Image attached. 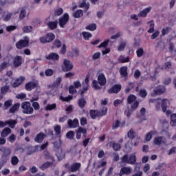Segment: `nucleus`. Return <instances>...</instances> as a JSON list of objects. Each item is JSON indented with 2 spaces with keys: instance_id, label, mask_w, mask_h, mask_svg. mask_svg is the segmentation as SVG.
Returning <instances> with one entry per match:
<instances>
[{
  "instance_id": "1",
  "label": "nucleus",
  "mask_w": 176,
  "mask_h": 176,
  "mask_svg": "<svg viewBox=\"0 0 176 176\" xmlns=\"http://www.w3.org/2000/svg\"><path fill=\"white\" fill-rule=\"evenodd\" d=\"M168 107H170V100H168V99L160 98L157 100L156 109H157V111L160 110V109L162 108V112H166Z\"/></svg>"
},
{
  "instance_id": "2",
  "label": "nucleus",
  "mask_w": 176,
  "mask_h": 176,
  "mask_svg": "<svg viewBox=\"0 0 176 176\" xmlns=\"http://www.w3.org/2000/svg\"><path fill=\"white\" fill-rule=\"evenodd\" d=\"M54 148L56 149V156L58 160H63V159L65 158V152L63 151V149L60 148L61 146V140H58V142L54 143Z\"/></svg>"
},
{
  "instance_id": "3",
  "label": "nucleus",
  "mask_w": 176,
  "mask_h": 176,
  "mask_svg": "<svg viewBox=\"0 0 176 176\" xmlns=\"http://www.w3.org/2000/svg\"><path fill=\"white\" fill-rule=\"evenodd\" d=\"M121 160L122 163H126L127 164H134L137 162V157H135V154H131L129 155H125L121 157Z\"/></svg>"
},
{
  "instance_id": "4",
  "label": "nucleus",
  "mask_w": 176,
  "mask_h": 176,
  "mask_svg": "<svg viewBox=\"0 0 176 176\" xmlns=\"http://www.w3.org/2000/svg\"><path fill=\"white\" fill-rule=\"evenodd\" d=\"M21 108L23 109V113H26L28 115H31L34 113V108L31 107V103H30L29 102H22Z\"/></svg>"
},
{
  "instance_id": "5",
  "label": "nucleus",
  "mask_w": 176,
  "mask_h": 176,
  "mask_svg": "<svg viewBox=\"0 0 176 176\" xmlns=\"http://www.w3.org/2000/svg\"><path fill=\"white\" fill-rule=\"evenodd\" d=\"M164 93H166V87L158 85L154 88L153 93L151 94V96L155 97V96H161V94H164Z\"/></svg>"
},
{
  "instance_id": "6",
  "label": "nucleus",
  "mask_w": 176,
  "mask_h": 176,
  "mask_svg": "<svg viewBox=\"0 0 176 176\" xmlns=\"http://www.w3.org/2000/svg\"><path fill=\"white\" fill-rule=\"evenodd\" d=\"M138 105H140L138 101L134 102V103L131 106V109H128L127 110H125L124 116L127 118H130V116H131V113H133V112H134V111L138 108Z\"/></svg>"
},
{
  "instance_id": "7",
  "label": "nucleus",
  "mask_w": 176,
  "mask_h": 176,
  "mask_svg": "<svg viewBox=\"0 0 176 176\" xmlns=\"http://www.w3.org/2000/svg\"><path fill=\"white\" fill-rule=\"evenodd\" d=\"M30 43V38L25 37L23 40H20L16 43V47L17 49H23V47H27Z\"/></svg>"
},
{
  "instance_id": "8",
  "label": "nucleus",
  "mask_w": 176,
  "mask_h": 176,
  "mask_svg": "<svg viewBox=\"0 0 176 176\" xmlns=\"http://www.w3.org/2000/svg\"><path fill=\"white\" fill-rule=\"evenodd\" d=\"M9 125L11 129H14L16 124H17V121L16 120H9L6 122L0 121V127H5V126Z\"/></svg>"
},
{
  "instance_id": "9",
  "label": "nucleus",
  "mask_w": 176,
  "mask_h": 176,
  "mask_svg": "<svg viewBox=\"0 0 176 176\" xmlns=\"http://www.w3.org/2000/svg\"><path fill=\"white\" fill-rule=\"evenodd\" d=\"M69 20V15L65 13L63 16L59 19V25L60 28H64L68 21Z\"/></svg>"
},
{
  "instance_id": "10",
  "label": "nucleus",
  "mask_w": 176,
  "mask_h": 176,
  "mask_svg": "<svg viewBox=\"0 0 176 176\" xmlns=\"http://www.w3.org/2000/svg\"><path fill=\"white\" fill-rule=\"evenodd\" d=\"M90 81V75L87 74L85 77V80L82 82V90H80V94H83L85 91H87L89 89V82Z\"/></svg>"
},
{
  "instance_id": "11",
  "label": "nucleus",
  "mask_w": 176,
  "mask_h": 176,
  "mask_svg": "<svg viewBox=\"0 0 176 176\" xmlns=\"http://www.w3.org/2000/svg\"><path fill=\"white\" fill-rule=\"evenodd\" d=\"M74 68V65L71 63V60L65 59L63 62V70L65 72H68V71H71Z\"/></svg>"
},
{
  "instance_id": "12",
  "label": "nucleus",
  "mask_w": 176,
  "mask_h": 176,
  "mask_svg": "<svg viewBox=\"0 0 176 176\" xmlns=\"http://www.w3.org/2000/svg\"><path fill=\"white\" fill-rule=\"evenodd\" d=\"M83 134V137L86 138V135L87 134V131L85 128L80 127L76 131V138L77 140H80V137Z\"/></svg>"
},
{
  "instance_id": "13",
  "label": "nucleus",
  "mask_w": 176,
  "mask_h": 176,
  "mask_svg": "<svg viewBox=\"0 0 176 176\" xmlns=\"http://www.w3.org/2000/svg\"><path fill=\"white\" fill-rule=\"evenodd\" d=\"M98 82L100 86H105V85H107L105 74L100 73L99 75H98Z\"/></svg>"
},
{
  "instance_id": "14",
  "label": "nucleus",
  "mask_w": 176,
  "mask_h": 176,
  "mask_svg": "<svg viewBox=\"0 0 176 176\" xmlns=\"http://www.w3.org/2000/svg\"><path fill=\"white\" fill-rule=\"evenodd\" d=\"M0 151L2 152V159H8V157L10 156V153H12V150H10V148H0Z\"/></svg>"
},
{
  "instance_id": "15",
  "label": "nucleus",
  "mask_w": 176,
  "mask_h": 176,
  "mask_svg": "<svg viewBox=\"0 0 176 176\" xmlns=\"http://www.w3.org/2000/svg\"><path fill=\"white\" fill-rule=\"evenodd\" d=\"M67 124L69 129H76V127L79 126V120H78V118H75L74 120H69L67 121Z\"/></svg>"
},
{
  "instance_id": "16",
  "label": "nucleus",
  "mask_w": 176,
  "mask_h": 176,
  "mask_svg": "<svg viewBox=\"0 0 176 176\" xmlns=\"http://www.w3.org/2000/svg\"><path fill=\"white\" fill-rule=\"evenodd\" d=\"M133 171V169L131 167L124 166L121 168L120 171V176L122 175H130V173Z\"/></svg>"
},
{
  "instance_id": "17",
  "label": "nucleus",
  "mask_w": 176,
  "mask_h": 176,
  "mask_svg": "<svg viewBox=\"0 0 176 176\" xmlns=\"http://www.w3.org/2000/svg\"><path fill=\"white\" fill-rule=\"evenodd\" d=\"M122 89V85L117 84L115 85L112 88L108 90L109 94H113L116 93H119Z\"/></svg>"
},
{
  "instance_id": "18",
  "label": "nucleus",
  "mask_w": 176,
  "mask_h": 176,
  "mask_svg": "<svg viewBox=\"0 0 176 176\" xmlns=\"http://www.w3.org/2000/svg\"><path fill=\"white\" fill-rule=\"evenodd\" d=\"M25 80V78L24 76H21L19 78H16L12 83V87H18V86H20L23 82Z\"/></svg>"
},
{
  "instance_id": "19",
  "label": "nucleus",
  "mask_w": 176,
  "mask_h": 176,
  "mask_svg": "<svg viewBox=\"0 0 176 176\" xmlns=\"http://www.w3.org/2000/svg\"><path fill=\"white\" fill-rule=\"evenodd\" d=\"M10 63V58L9 57H6L4 58L3 63L0 65V72L3 71L5 68H8L9 67V64Z\"/></svg>"
},
{
  "instance_id": "20",
  "label": "nucleus",
  "mask_w": 176,
  "mask_h": 176,
  "mask_svg": "<svg viewBox=\"0 0 176 176\" xmlns=\"http://www.w3.org/2000/svg\"><path fill=\"white\" fill-rule=\"evenodd\" d=\"M81 167L80 163H74L73 164L71 165L69 171L71 173H76V171H79L80 168Z\"/></svg>"
},
{
  "instance_id": "21",
  "label": "nucleus",
  "mask_w": 176,
  "mask_h": 176,
  "mask_svg": "<svg viewBox=\"0 0 176 176\" xmlns=\"http://www.w3.org/2000/svg\"><path fill=\"white\" fill-rule=\"evenodd\" d=\"M165 142H166V139H164V138L162 136L156 137L153 140V142L155 145H157L158 146H160L162 144H164Z\"/></svg>"
},
{
  "instance_id": "22",
  "label": "nucleus",
  "mask_w": 176,
  "mask_h": 176,
  "mask_svg": "<svg viewBox=\"0 0 176 176\" xmlns=\"http://www.w3.org/2000/svg\"><path fill=\"white\" fill-rule=\"evenodd\" d=\"M45 58L47 60H53L54 61H57V60L60 58V56L56 53H51L45 56Z\"/></svg>"
},
{
  "instance_id": "23",
  "label": "nucleus",
  "mask_w": 176,
  "mask_h": 176,
  "mask_svg": "<svg viewBox=\"0 0 176 176\" xmlns=\"http://www.w3.org/2000/svg\"><path fill=\"white\" fill-rule=\"evenodd\" d=\"M151 10H152V7H147L144 8L142 11H141L139 13L138 16L140 17H146V16H148V13H149Z\"/></svg>"
},
{
  "instance_id": "24",
  "label": "nucleus",
  "mask_w": 176,
  "mask_h": 176,
  "mask_svg": "<svg viewBox=\"0 0 176 176\" xmlns=\"http://www.w3.org/2000/svg\"><path fill=\"white\" fill-rule=\"evenodd\" d=\"M13 61L14 67H20V65H21V64L23 63L21 56H16L15 58H14Z\"/></svg>"
},
{
  "instance_id": "25",
  "label": "nucleus",
  "mask_w": 176,
  "mask_h": 176,
  "mask_svg": "<svg viewBox=\"0 0 176 176\" xmlns=\"http://www.w3.org/2000/svg\"><path fill=\"white\" fill-rule=\"evenodd\" d=\"M45 138H46V135L45 133H40L37 134V135L36 136L35 141L36 142L41 143L42 142V141H43V140H45Z\"/></svg>"
},
{
  "instance_id": "26",
  "label": "nucleus",
  "mask_w": 176,
  "mask_h": 176,
  "mask_svg": "<svg viewBox=\"0 0 176 176\" xmlns=\"http://www.w3.org/2000/svg\"><path fill=\"white\" fill-rule=\"evenodd\" d=\"M36 87V82H30L25 85V89L28 91H31V90L35 89Z\"/></svg>"
},
{
  "instance_id": "27",
  "label": "nucleus",
  "mask_w": 176,
  "mask_h": 176,
  "mask_svg": "<svg viewBox=\"0 0 176 176\" xmlns=\"http://www.w3.org/2000/svg\"><path fill=\"white\" fill-rule=\"evenodd\" d=\"M126 45H127V42L126 41L121 40L119 45L118 46L117 50L118 52H123V50H124V47H126Z\"/></svg>"
},
{
  "instance_id": "28",
  "label": "nucleus",
  "mask_w": 176,
  "mask_h": 176,
  "mask_svg": "<svg viewBox=\"0 0 176 176\" xmlns=\"http://www.w3.org/2000/svg\"><path fill=\"white\" fill-rule=\"evenodd\" d=\"M118 61L122 63H129V61H130V58L129 56L125 57L124 56L121 55L118 58Z\"/></svg>"
},
{
  "instance_id": "29",
  "label": "nucleus",
  "mask_w": 176,
  "mask_h": 176,
  "mask_svg": "<svg viewBox=\"0 0 176 176\" xmlns=\"http://www.w3.org/2000/svg\"><path fill=\"white\" fill-rule=\"evenodd\" d=\"M58 24V22L57 21H50L48 23V27L50 30H56V28H57Z\"/></svg>"
},
{
  "instance_id": "30",
  "label": "nucleus",
  "mask_w": 176,
  "mask_h": 176,
  "mask_svg": "<svg viewBox=\"0 0 176 176\" xmlns=\"http://www.w3.org/2000/svg\"><path fill=\"white\" fill-rule=\"evenodd\" d=\"M12 133V130L10 128H5L1 132V137H8L9 134Z\"/></svg>"
},
{
  "instance_id": "31",
  "label": "nucleus",
  "mask_w": 176,
  "mask_h": 176,
  "mask_svg": "<svg viewBox=\"0 0 176 176\" xmlns=\"http://www.w3.org/2000/svg\"><path fill=\"white\" fill-rule=\"evenodd\" d=\"M120 74L123 78L127 76V67L124 66L120 68Z\"/></svg>"
},
{
  "instance_id": "32",
  "label": "nucleus",
  "mask_w": 176,
  "mask_h": 176,
  "mask_svg": "<svg viewBox=\"0 0 176 176\" xmlns=\"http://www.w3.org/2000/svg\"><path fill=\"white\" fill-rule=\"evenodd\" d=\"M91 86L94 89H95V90H100L101 89V85H100V83H98L97 80H93Z\"/></svg>"
},
{
  "instance_id": "33",
  "label": "nucleus",
  "mask_w": 176,
  "mask_h": 176,
  "mask_svg": "<svg viewBox=\"0 0 176 176\" xmlns=\"http://www.w3.org/2000/svg\"><path fill=\"white\" fill-rule=\"evenodd\" d=\"M57 105L56 103H53L52 104H48L45 107V111H53V109H56Z\"/></svg>"
},
{
  "instance_id": "34",
  "label": "nucleus",
  "mask_w": 176,
  "mask_h": 176,
  "mask_svg": "<svg viewBox=\"0 0 176 176\" xmlns=\"http://www.w3.org/2000/svg\"><path fill=\"white\" fill-rule=\"evenodd\" d=\"M25 16H27V11L25 8H21L20 13H19V19L20 20H24L25 18Z\"/></svg>"
},
{
  "instance_id": "35",
  "label": "nucleus",
  "mask_w": 176,
  "mask_h": 176,
  "mask_svg": "<svg viewBox=\"0 0 176 176\" xmlns=\"http://www.w3.org/2000/svg\"><path fill=\"white\" fill-rule=\"evenodd\" d=\"M73 16L76 19H79V17H82V16H83V10H77L75 12H74Z\"/></svg>"
},
{
  "instance_id": "36",
  "label": "nucleus",
  "mask_w": 176,
  "mask_h": 176,
  "mask_svg": "<svg viewBox=\"0 0 176 176\" xmlns=\"http://www.w3.org/2000/svg\"><path fill=\"white\" fill-rule=\"evenodd\" d=\"M45 37L47 38V42L49 43L56 38V36L53 33H48Z\"/></svg>"
},
{
  "instance_id": "37",
  "label": "nucleus",
  "mask_w": 176,
  "mask_h": 176,
  "mask_svg": "<svg viewBox=\"0 0 176 176\" xmlns=\"http://www.w3.org/2000/svg\"><path fill=\"white\" fill-rule=\"evenodd\" d=\"M107 112H108V108L107 107H104L101 110L98 111V116H105L107 115Z\"/></svg>"
},
{
  "instance_id": "38",
  "label": "nucleus",
  "mask_w": 176,
  "mask_h": 176,
  "mask_svg": "<svg viewBox=\"0 0 176 176\" xmlns=\"http://www.w3.org/2000/svg\"><path fill=\"white\" fill-rule=\"evenodd\" d=\"M61 80H63V78L61 77H58L56 78L55 82H54L52 85H50L49 87H57V86H60Z\"/></svg>"
},
{
  "instance_id": "39",
  "label": "nucleus",
  "mask_w": 176,
  "mask_h": 176,
  "mask_svg": "<svg viewBox=\"0 0 176 176\" xmlns=\"http://www.w3.org/2000/svg\"><path fill=\"white\" fill-rule=\"evenodd\" d=\"M170 125L172 127H175L176 126V113H173L170 116Z\"/></svg>"
},
{
  "instance_id": "40",
  "label": "nucleus",
  "mask_w": 176,
  "mask_h": 176,
  "mask_svg": "<svg viewBox=\"0 0 176 176\" xmlns=\"http://www.w3.org/2000/svg\"><path fill=\"white\" fill-rule=\"evenodd\" d=\"M20 108V104L19 103H16L14 105H13L10 109V113H14L16 111H17Z\"/></svg>"
},
{
  "instance_id": "41",
  "label": "nucleus",
  "mask_w": 176,
  "mask_h": 176,
  "mask_svg": "<svg viewBox=\"0 0 176 176\" xmlns=\"http://www.w3.org/2000/svg\"><path fill=\"white\" fill-rule=\"evenodd\" d=\"M50 166H53V162H47L45 164H43L40 168L43 170H46V168H49V167H50Z\"/></svg>"
},
{
  "instance_id": "42",
  "label": "nucleus",
  "mask_w": 176,
  "mask_h": 176,
  "mask_svg": "<svg viewBox=\"0 0 176 176\" xmlns=\"http://www.w3.org/2000/svg\"><path fill=\"white\" fill-rule=\"evenodd\" d=\"M148 24H150L148 32V34H152V32L155 31V23H153V21H150L148 23Z\"/></svg>"
},
{
  "instance_id": "43",
  "label": "nucleus",
  "mask_w": 176,
  "mask_h": 176,
  "mask_svg": "<svg viewBox=\"0 0 176 176\" xmlns=\"http://www.w3.org/2000/svg\"><path fill=\"white\" fill-rule=\"evenodd\" d=\"M78 106L80 107V108H81V109H82V108L86 106V100H85V98H82L79 99Z\"/></svg>"
},
{
  "instance_id": "44",
  "label": "nucleus",
  "mask_w": 176,
  "mask_h": 176,
  "mask_svg": "<svg viewBox=\"0 0 176 176\" xmlns=\"http://www.w3.org/2000/svg\"><path fill=\"white\" fill-rule=\"evenodd\" d=\"M19 158L17 157V156H13L11 158V164H12V166H17V164H19Z\"/></svg>"
},
{
  "instance_id": "45",
  "label": "nucleus",
  "mask_w": 176,
  "mask_h": 176,
  "mask_svg": "<svg viewBox=\"0 0 176 176\" xmlns=\"http://www.w3.org/2000/svg\"><path fill=\"white\" fill-rule=\"evenodd\" d=\"M137 57H142L144 56V49L142 47H140L136 50Z\"/></svg>"
},
{
  "instance_id": "46",
  "label": "nucleus",
  "mask_w": 176,
  "mask_h": 176,
  "mask_svg": "<svg viewBox=\"0 0 176 176\" xmlns=\"http://www.w3.org/2000/svg\"><path fill=\"white\" fill-rule=\"evenodd\" d=\"M98 110H91L90 111L91 118L92 119H96L98 116Z\"/></svg>"
},
{
  "instance_id": "47",
  "label": "nucleus",
  "mask_w": 176,
  "mask_h": 176,
  "mask_svg": "<svg viewBox=\"0 0 176 176\" xmlns=\"http://www.w3.org/2000/svg\"><path fill=\"white\" fill-rule=\"evenodd\" d=\"M153 134H156L155 131H150L146 135V141H149L150 140H152V135Z\"/></svg>"
},
{
  "instance_id": "48",
  "label": "nucleus",
  "mask_w": 176,
  "mask_h": 176,
  "mask_svg": "<svg viewBox=\"0 0 176 176\" xmlns=\"http://www.w3.org/2000/svg\"><path fill=\"white\" fill-rule=\"evenodd\" d=\"M23 31L26 34H29V32H32V26L25 25L23 28Z\"/></svg>"
},
{
  "instance_id": "49",
  "label": "nucleus",
  "mask_w": 176,
  "mask_h": 176,
  "mask_svg": "<svg viewBox=\"0 0 176 176\" xmlns=\"http://www.w3.org/2000/svg\"><path fill=\"white\" fill-rule=\"evenodd\" d=\"M128 138L131 140L135 138V132L133 129H131L127 133Z\"/></svg>"
},
{
  "instance_id": "50",
  "label": "nucleus",
  "mask_w": 176,
  "mask_h": 176,
  "mask_svg": "<svg viewBox=\"0 0 176 176\" xmlns=\"http://www.w3.org/2000/svg\"><path fill=\"white\" fill-rule=\"evenodd\" d=\"M128 104H131L132 102H134V101H135V100H137V97L134 95H130L128 97Z\"/></svg>"
},
{
  "instance_id": "51",
  "label": "nucleus",
  "mask_w": 176,
  "mask_h": 176,
  "mask_svg": "<svg viewBox=\"0 0 176 176\" xmlns=\"http://www.w3.org/2000/svg\"><path fill=\"white\" fill-rule=\"evenodd\" d=\"M82 34V36H83L84 39H85V41H89V39H90V38H91V34H90L89 32H83Z\"/></svg>"
},
{
  "instance_id": "52",
  "label": "nucleus",
  "mask_w": 176,
  "mask_h": 176,
  "mask_svg": "<svg viewBox=\"0 0 176 176\" xmlns=\"http://www.w3.org/2000/svg\"><path fill=\"white\" fill-rule=\"evenodd\" d=\"M149 170H151V165L149 164H146L143 167V171L145 174H149Z\"/></svg>"
},
{
  "instance_id": "53",
  "label": "nucleus",
  "mask_w": 176,
  "mask_h": 176,
  "mask_svg": "<svg viewBox=\"0 0 176 176\" xmlns=\"http://www.w3.org/2000/svg\"><path fill=\"white\" fill-rule=\"evenodd\" d=\"M75 136V132L72 131H69V132L67 133L66 134V137L67 138H68L69 140H72V138H74V137Z\"/></svg>"
},
{
  "instance_id": "54",
  "label": "nucleus",
  "mask_w": 176,
  "mask_h": 176,
  "mask_svg": "<svg viewBox=\"0 0 176 176\" xmlns=\"http://www.w3.org/2000/svg\"><path fill=\"white\" fill-rule=\"evenodd\" d=\"M63 8H58L56 9H55L54 11V14L55 16H61V14H63Z\"/></svg>"
},
{
  "instance_id": "55",
  "label": "nucleus",
  "mask_w": 176,
  "mask_h": 176,
  "mask_svg": "<svg viewBox=\"0 0 176 176\" xmlns=\"http://www.w3.org/2000/svg\"><path fill=\"white\" fill-rule=\"evenodd\" d=\"M9 91V86H3L1 88V94H6Z\"/></svg>"
},
{
  "instance_id": "56",
  "label": "nucleus",
  "mask_w": 176,
  "mask_h": 176,
  "mask_svg": "<svg viewBox=\"0 0 176 176\" xmlns=\"http://www.w3.org/2000/svg\"><path fill=\"white\" fill-rule=\"evenodd\" d=\"M147 95L148 92H146V90L145 89H141L139 92V96H140V97H142V98H145Z\"/></svg>"
},
{
  "instance_id": "57",
  "label": "nucleus",
  "mask_w": 176,
  "mask_h": 176,
  "mask_svg": "<svg viewBox=\"0 0 176 176\" xmlns=\"http://www.w3.org/2000/svg\"><path fill=\"white\" fill-rule=\"evenodd\" d=\"M32 107L35 111H39L41 109V105H39L38 102H33Z\"/></svg>"
},
{
  "instance_id": "58",
  "label": "nucleus",
  "mask_w": 176,
  "mask_h": 176,
  "mask_svg": "<svg viewBox=\"0 0 176 176\" xmlns=\"http://www.w3.org/2000/svg\"><path fill=\"white\" fill-rule=\"evenodd\" d=\"M171 31V29L170 28H165L162 30V36H164L166 34H168Z\"/></svg>"
},
{
  "instance_id": "59",
  "label": "nucleus",
  "mask_w": 176,
  "mask_h": 176,
  "mask_svg": "<svg viewBox=\"0 0 176 176\" xmlns=\"http://www.w3.org/2000/svg\"><path fill=\"white\" fill-rule=\"evenodd\" d=\"M97 27L96 26V24L92 23L88 26L86 27V30H89V31H94Z\"/></svg>"
},
{
  "instance_id": "60",
  "label": "nucleus",
  "mask_w": 176,
  "mask_h": 176,
  "mask_svg": "<svg viewBox=\"0 0 176 176\" xmlns=\"http://www.w3.org/2000/svg\"><path fill=\"white\" fill-rule=\"evenodd\" d=\"M123 124H122V125L120 124V122H119V120H116V122L113 124V129H118V127H120V126H123Z\"/></svg>"
},
{
  "instance_id": "61",
  "label": "nucleus",
  "mask_w": 176,
  "mask_h": 176,
  "mask_svg": "<svg viewBox=\"0 0 176 176\" xmlns=\"http://www.w3.org/2000/svg\"><path fill=\"white\" fill-rule=\"evenodd\" d=\"M54 73V72L53 69H47L45 70V74L47 76H52Z\"/></svg>"
},
{
  "instance_id": "62",
  "label": "nucleus",
  "mask_w": 176,
  "mask_h": 176,
  "mask_svg": "<svg viewBox=\"0 0 176 176\" xmlns=\"http://www.w3.org/2000/svg\"><path fill=\"white\" fill-rule=\"evenodd\" d=\"M121 147L122 146H120V144L113 143V148L114 151H120Z\"/></svg>"
},
{
  "instance_id": "63",
  "label": "nucleus",
  "mask_w": 176,
  "mask_h": 176,
  "mask_svg": "<svg viewBox=\"0 0 176 176\" xmlns=\"http://www.w3.org/2000/svg\"><path fill=\"white\" fill-rule=\"evenodd\" d=\"M60 100L62 101H70V100H72V96H69L67 97H63L62 96H60Z\"/></svg>"
},
{
  "instance_id": "64",
  "label": "nucleus",
  "mask_w": 176,
  "mask_h": 176,
  "mask_svg": "<svg viewBox=\"0 0 176 176\" xmlns=\"http://www.w3.org/2000/svg\"><path fill=\"white\" fill-rule=\"evenodd\" d=\"M69 92L70 94H75V93H76V89H75V87H74V85H71L69 87Z\"/></svg>"
}]
</instances>
